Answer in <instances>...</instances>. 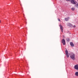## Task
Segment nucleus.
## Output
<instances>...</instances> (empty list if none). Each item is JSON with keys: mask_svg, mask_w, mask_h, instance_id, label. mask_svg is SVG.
<instances>
[{"mask_svg": "<svg viewBox=\"0 0 78 78\" xmlns=\"http://www.w3.org/2000/svg\"><path fill=\"white\" fill-rule=\"evenodd\" d=\"M74 68L76 69V70H78V64L75 65L74 67Z\"/></svg>", "mask_w": 78, "mask_h": 78, "instance_id": "obj_4", "label": "nucleus"}, {"mask_svg": "<svg viewBox=\"0 0 78 78\" xmlns=\"http://www.w3.org/2000/svg\"><path fill=\"white\" fill-rule=\"evenodd\" d=\"M62 42L63 45H66V41H65V40H64V39H62Z\"/></svg>", "mask_w": 78, "mask_h": 78, "instance_id": "obj_3", "label": "nucleus"}, {"mask_svg": "<svg viewBox=\"0 0 78 78\" xmlns=\"http://www.w3.org/2000/svg\"><path fill=\"white\" fill-rule=\"evenodd\" d=\"M70 57L71 59H72L73 60H75V54L72 52L70 54Z\"/></svg>", "mask_w": 78, "mask_h": 78, "instance_id": "obj_1", "label": "nucleus"}, {"mask_svg": "<svg viewBox=\"0 0 78 78\" xmlns=\"http://www.w3.org/2000/svg\"><path fill=\"white\" fill-rule=\"evenodd\" d=\"M70 45L71 47H74V44H73V43L72 42L70 43Z\"/></svg>", "mask_w": 78, "mask_h": 78, "instance_id": "obj_6", "label": "nucleus"}, {"mask_svg": "<svg viewBox=\"0 0 78 78\" xmlns=\"http://www.w3.org/2000/svg\"><path fill=\"white\" fill-rule=\"evenodd\" d=\"M75 75L76 76H78V72H76L75 73Z\"/></svg>", "mask_w": 78, "mask_h": 78, "instance_id": "obj_9", "label": "nucleus"}, {"mask_svg": "<svg viewBox=\"0 0 78 78\" xmlns=\"http://www.w3.org/2000/svg\"><path fill=\"white\" fill-rule=\"evenodd\" d=\"M73 27H74V28H75V27H76V26H75V25H74V26H73Z\"/></svg>", "mask_w": 78, "mask_h": 78, "instance_id": "obj_14", "label": "nucleus"}, {"mask_svg": "<svg viewBox=\"0 0 78 78\" xmlns=\"http://www.w3.org/2000/svg\"><path fill=\"white\" fill-rule=\"evenodd\" d=\"M67 0L68 1H70V0Z\"/></svg>", "mask_w": 78, "mask_h": 78, "instance_id": "obj_15", "label": "nucleus"}, {"mask_svg": "<svg viewBox=\"0 0 78 78\" xmlns=\"http://www.w3.org/2000/svg\"><path fill=\"white\" fill-rule=\"evenodd\" d=\"M71 3L74 5H75V4H76V2H75L74 0H71Z\"/></svg>", "mask_w": 78, "mask_h": 78, "instance_id": "obj_5", "label": "nucleus"}, {"mask_svg": "<svg viewBox=\"0 0 78 78\" xmlns=\"http://www.w3.org/2000/svg\"><path fill=\"white\" fill-rule=\"evenodd\" d=\"M60 27V29L61 30H62V31L63 30V29H62V25H59Z\"/></svg>", "mask_w": 78, "mask_h": 78, "instance_id": "obj_7", "label": "nucleus"}, {"mask_svg": "<svg viewBox=\"0 0 78 78\" xmlns=\"http://www.w3.org/2000/svg\"><path fill=\"white\" fill-rule=\"evenodd\" d=\"M67 25H68V26H70V25H71V24L70 23H68Z\"/></svg>", "mask_w": 78, "mask_h": 78, "instance_id": "obj_12", "label": "nucleus"}, {"mask_svg": "<svg viewBox=\"0 0 78 78\" xmlns=\"http://www.w3.org/2000/svg\"><path fill=\"white\" fill-rule=\"evenodd\" d=\"M71 10H72V11H74V10H75V8L73 7L72 8Z\"/></svg>", "mask_w": 78, "mask_h": 78, "instance_id": "obj_10", "label": "nucleus"}, {"mask_svg": "<svg viewBox=\"0 0 78 78\" xmlns=\"http://www.w3.org/2000/svg\"><path fill=\"white\" fill-rule=\"evenodd\" d=\"M0 23H1V21L0 20Z\"/></svg>", "mask_w": 78, "mask_h": 78, "instance_id": "obj_16", "label": "nucleus"}, {"mask_svg": "<svg viewBox=\"0 0 78 78\" xmlns=\"http://www.w3.org/2000/svg\"><path fill=\"white\" fill-rule=\"evenodd\" d=\"M58 21H59V22L61 21V20H60V19L59 18L58 19Z\"/></svg>", "mask_w": 78, "mask_h": 78, "instance_id": "obj_13", "label": "nucleus"}, {"mask_svg": "<svg viewBox=\"0 0 78 78\" xmlns=\"http://www.w3.org/2000/svg\"><path fill=\"white\" fill-rule=\"evenodd\" d=\"M76 7L78 8V3H77L76 5H75Z\"/></svg>", "mask_w": 78, "mask_h": 78, "instance_id": "obj_11", "label": "nucleus"}, {"mask_svg": "<svg viewBox=\"0 0 78 78\" xmlns=\"http://www.w3.org/2000/svg\"><path fill=\"white\" fill-rule=\"evenodd\" d=\"M65 51L66 54V55L67 58H69V55L68 53V51H67V50H66Z\"/></svg>", "mask_w": 78, "mask_h": 78, "instance_id": "obj_2", "label": "nucleus"}, {"mask_svg": "<svg viewBox=\"0 0 78 78\" xmlns=\"http://www.w3.org/2000/svg\"><path fill=\"white\" fill-rule=\"evenodd\" d=\"M69 18H65V20L66 21H68L69 20Z\"/></svg>", "mask_w": 78, "mask_h": 78, "instance_id": "obj_8", "label": "nucleus"}]
</instances>
